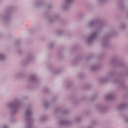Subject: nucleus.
I'll return each mask as SVG.
<instances>
[{
  "label": "nucleus",
  "instance_id": "a878e982",
  "mask_svg": "<svg viewBox=\"0 0 128 128\" xmlns=\"http://www.w3.org/2000/svg\"><path fill=\"white\" fill-rule=\"evenodd\" d=\"M126 122H128V118H126Z\"/></svg>",
  "mask_w": 128,
  "mask_h": 128
},
{
  "label": "nucleus",
  "instance_id": "5701e85b",
  "mask_svg": "<svg viewBox=\"0 0 128 128\" xmlns=\"http://www.w3.org/2000/svg\"><path fill=\"white\" fill-rule=\"evenodd\" d=\"M4 128H8V126H4Z\"/></svg>",
  "mask_w": 128,
  "mask_h": 128
},
{
  "label": "nucleus",
  "instance_id": "dca6fc26",
  "mask_svg": "<svg viewBox=\"0 0 128 128\" xmlns=\"http://www.w3.org/2000/svg\"><path fill=\"white\" fill-rule=\"evenodd\" d=\"M44 106L46 108H48L50 106V102H46L44 104Z\"/></svg>",
  "mask_w": 128,
  "mask_h": 128
},
{
  "label": "nucleus",
  "instance_id": "2eb2a0df",
  "mask_svg": "<svg viewBox=\"0 0 128 128\" xmlns=\"http://www.w3.org/2000/svg\"><path fill=\"white\" fill-rule=\"evenodd\" d=\"M98 110L102 112H104V108L102 106H98Z\"/></svg>",
  "mask_w": 128,
  "mask_h": 128
},
{
  "label": "nucleus",
  "instance_id": "f8f14e48",
  "mask_svg": "<svg viewBox=\"0 0 128 128\" xmlns=\"http://www.w3.org/2000/svg\"><path fill=\"white\" fill-rule=\"evenodd\" d=\"M114 98V93H111L108 94L106 97V100H112Z\"/></svg>",
  "mask_w": 128,
  "mask_h": 128
},
{
  "label": "nucleus",
  "instance_id": "39448f33",
  "mask_svg": "<svg viewBox=\"0 0 128 128\" xmlns=\"http://www.w3.org/2000/svg\"><path fill=\"white\" fill-rule=\"evenodd\" d=\"M74 0H64L61 4V8L63 10H68L70 6V4H72Z\"/></svg>",
  "mask_w": 128,
  "mask_h": 128
},
{
  "label": "nucleus",
  "instance_id": "a211bd4d",
  "mask_svg": "<svg viewBox=\"0 0 128 128\" xmlns=\"http://www.w3.org/2000/svg\"><path fill=\"white\" fill-rule=\"evenodd\" d=\"M94 123H92L86 126V128H94Z\"/></svg>",
  "mask_w": 128,
  "mask_h": 128
},
{
  "label": "nucleus",
  "instance_id": "4be33fe9",
  "mask_svg": "<svg viewBox=\"0 0 128 128\" xmlns=\"http://www.w3.org/2000/svg\"><path fill=\"white\" fill-rule=\"evenodd\" d=\"M54 46V43H52L50 44V48H52V46Z\"/></svg>",
  "mask_w": 128,
  "mask_h": 128
},
{
  "label": "nucleus",
  "instance_id": "1a4fd4ad",
  "mask_svg": "<svg viewBox=\"0 0 128 128\" xmlns=\"http://www.w3.org/2000/svg\"><path fill=\"white\" fill-rule=\"evenodd\" d=\"M102 44L104 46H108L110 44V40H108V38H104V39L102 41Z\"/></svg>",
  "mask_w": 128,
  "mask_h": 128
},
{
  "label": "nucleus",
  "instance_id": "412c9836",
  "mask_svg": "<svg viewBox=\"0 0 128 128\" xmlns=\"http://www.w3.org/2000/svg\"><path fill=\"white\" fill-rule=\"evenodd\" d=\"M114 62H116V59L113 58V59H112V60H110V64H114Z\"/></svg>",
  "mask_w": 128,
  "mask_h": 128
},
{
  "label": "nucleus",
  "instance_id": "f3484780",
  "mask_svg": "<svg viewBox=\"0 0 128 128\" xmlns=\"http://www.w3.org/2000/svg\"><path fill=\"white\" fill-rule=\"evenodd\" d=\"M108 2V0H98V2L99 4H102L104 2Z\"/></svg>",
  "mask_w": 128,
  "mask_h": 128
},
{
  "label": "nucleus",
  "instance_id": "c756f323",
  "mask_svg": "<svg viewBox=\"0 0 128 128\" xmlns=\"http://www.w3.org/2000/svg\"><path fill=\"white\" fill-rule=\"evenodd\" d=\"M122 66V65H120V66Z\"/></svg>",
  "mask_w": 128,
  "mask_h": 128
},
{
  "label": "nucleus",
  "instance_id": "ddd939ff",
  "mask_svg": "<svg viewBox=\"0 0 128 128\" xmlns=\"http://www.w3.org/2000/svg\"><path fill=\"white\" fill-rule=\"evenodd\" d=\"M98 64L92 65L91 66L92 70H98Z\"/></svg>",
  "mask_w": 128,
  "mask_h": 128
},
{
  "label": "nucleus",
  "instance_id": "f257e3e1",
  "mask_svg": "<svg viewBox=\"0 0 128 128\" xmlns=\"http://www.w3.org/2000/svg\"><path fill=\"white\" fill-rule=\"evenodd\" d=\"M32 110L30 105L27 106L26 110L25 112V118H26V128H31L32 126Z\"/></svg>",
  "mask_w": 128,
  "mask_h": 128
},
{
  "label": "nucleus",
  "instance_id": "cd10ccee",
  "mask_svg": "<svg viewBox=\"0 0 128 128\" xmlns=\"http://www.w3.org/2000/svg\"><path fill=\"white\" fill-rule=\"evenodd\" d=\"M41 120H42V122L44 121V120H42V119Z\"/></svg>",
  "mask_w": 128,
  "mask_h": 128
},
{
  "label": "nucleus",
  "instance_id": "423d86ee",
  "mask_svg": "<svg viewBox=\"0 0 128 128\" xmlns=\"http://www.w3.org/2000/svg\"><path fill=\"white\" fill-rule=\"evenodd\" d=\"M0 20L4 22H10V14L9 12H6L2 16L0 14Z\"/></svg>",
  "mask_w": 128,
  "mask_h": 128
},
{
  "label": "nucleus",
  "instance_id": "aec40b11",
  "mask_svg": "<svg viewBox=\"0 0 128 128\" xmlns=\"http://www.w3.org/2000/svg\"><path fill=\"white\" fill-rule=\"evenodd\" d=\"M126 28V24H123L120 26L121 30H125V28Z\"/></svg>",
  "mask_w": 128,
  "mask_h": 128
},
{
  "label": "nucleus",
  "instance_id": "20e7f679",
  "mask_svg": "<svg viewBox=\"0 0 128 128\" xmlns=\"http://www.w3.org/2000/svg\"><path fill=\"white\" fill-rule=\"evenodd\" d=\"M100 32V30H96L95 32L92 33L90 36L87 39L88 42L89 44H92V42H94V40L96 39V38H98V33Z\"/></svg>",
  "mask_w": 128,
  "mask_h": 128
},
{
  "label": "nucleus",
  "instance_id": "9b49d317",
  "mask_svg": "<svg viewBox=\"0 0 128 128\" xmlns=\"http://www.w3.org/2000/svg\"><path fill=\"white\" fill-rule=\"evenodd\" d=\"M5 60H6V54L0 52V62H4Z\"/></svg>",
  "mask_w": 128,
  "mask_h": 128
},
{
  "label": "nucleus",
  "instance_id": "393cba45",
  "mask_svg": "<svg viewBox=\"0 0 128 128\" xmlns=\"http://www.w3.org/2000/svg\"><path fill=\"white\" fill-rule=\"evenodd\" d=\"M58 18V16H54V18Z\"/></svg>",
  "mask_w": 128,
  "mask_h": 128
},
{
  "label": "nucleus",
  "instance_id": "bb28decb",
  "mask_svg": "<svg viewBox=\"0 0 128 128\" xmlns=\"http://www.w3.org/2000/svg\"><path fill=\"white\" fill-rule=\"evenodd\" d=\"M50 22H52L51 19L50 20Z\"/></svg>",
  "mask_w": 128,
  "mask_h": 128
},
{
  "label": "nucleus",
  "instance_id": "6ab92c4d",
  "mask_svg": "<svg viewBox=\"0 0 128 128\" xmlns=\"http://www.w3.org/2000/svg\"><path fill=\"white\" fill-rule=\"evenodd\" d=\"M82 120L81 117H77L75 118V122H80Z\"/></svg>",
  "mask_w": 128,
  "mask_h": 128
},
{
  "label": "nucleus",
  "instance_id": "7ed1b4c3",
  "mask_svg": "<svg viewBox=\"0 0 128 128\" xmlns=\"http://www.w3.org/2000/svg\"><path fill=\"white\" fill-rule=\"evenodd\" d=\"M115 74H116V73L114 72L112 73H109L108 74L107 76L105 78H100L99 82H102V83H104V82H108L113 80L114 82H118L119 84H120V79L114 78Z\"/></svg>",
  "mask_w": 128,
  "mask_h": 128
},
{
  "label": "nucleus",
  "instance_id": "0eeeda50",
  "mask_svg": "<svg viewBox=\"0 0 128 128\" xmlns=\"http://www.w3.org/2000/svg\"><path fill=\"white\" fill-rule=\"evenodd\" d=\"M100 20L98 18L92 20L89 22L88 24V26L89 27L94 26H98V24H99V26H100Z\"/></svg>",
  "mask_w": 128,
  "mask_h": 128
},
{
  "label": "nucleus",
  "instance_id": "6e6552de",
  "mask_svg": "<svg viewBox=\"0 0 128 128\" xmlns=\"http://www.w3.org/2000/svg\"><path fill=\"white\" fill-rule=\"evenodd\" d=\"M128 106V104H122L118 106L117 108L118 110H124V108H126Z\"/></svg>",
  "mask_w": 128,
  "mask_h": 128
},
{
  "label": "nucleus",
  "instance_id": "9d476101",
  "mask_svg": "<svg viewBox=\"0 0 128 128\" xmlns=\"http://www.w3.org/2000/svg\"><path fill=\"white\" fill-rule=\"evenodd\" d=\"M58 124L60 126H68L70 122L66 120H61L58 122Z\"/></svg>",
  "mask_w": 128,
  "mask_h": 128
},
{
  "label": "nucleus",
  "instance_id": "b1692460",
  "mask_svg": "<svg viewBox=\"0 0 128 128\" xmlns=\"http://www.w3.org/2000/svg\"><path fill=\"white\" fill-rule=\"evenodd\" d=\"M52 8V6L51 5H48V8Z\"/></svg>",
  "mask_w": 128,
  "mask_h": 128
},
{
  "label": "nucleus",
  "instance_id": "c85d7f7f",
  "mask_svg": "<svg viewBox=\"0 0 128 128\" xmlns=\"http://www.w3.org/2000/svg\"><path fill=\"white\" fill-rule=\"evenodd\" d=\"M30 60H32V57L30 58Z\"/></svg>",
  "mask_w": 128,
  "mask_h": 128
},
{
  "label": "nucleus",
  "instance_id": "4468645a",
  "mask_svg": "<svg viewBox=\"0 0 128 128\" xmlns=\"http://www.w3.org/2000/svg\"><path fill=\"white\" fill-rule=\"evenodd\" d=\"M36 78V75H32L30 78V80H31V82H34V80Z\"/></svg>",
  "mask_w": 128,
  "mask_h": 128
},
{
  "label": "nucleus",
  "instance_id": "f03ea898",
  "mask_svg": "<svg viewBox=\"0 0 128 128\" xmlns=\"http://www.w3.org/2000/svg\"><path fill=\"white\" fill-rule=\"evenodd\" d=\"M20 99L16 98L14 102L9 103L8 106L12 110V114H16L20 110Z\"/></svg>",
  "mask_w": 128,
  "mask_h": 128
}]
</instances>
